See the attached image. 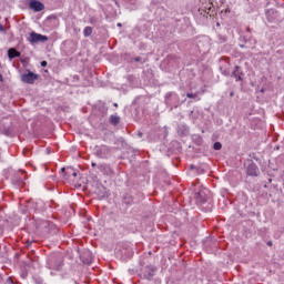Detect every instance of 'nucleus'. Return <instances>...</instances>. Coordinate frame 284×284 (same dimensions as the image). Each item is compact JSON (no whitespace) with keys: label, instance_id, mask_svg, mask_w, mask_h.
Wrapping results in <instances>:
<instances>
[{"label":"nucleus","instance_id":"f257e3e1","mask_svg":"<svg viewBox=\"0 0 284 284\" xmlns=\"http://www.w3.org/2000/svg\"><path fill=\"white\" fill-rule=\"evenodd\" d=\"M94 154L98 159H110L112 149L105 144L97 145L94 148Z\"/></svg>","mask_w":284,"mask_h":284},{"label":"nucleus","instance_id":"f03ea898","mask_svg":"<svg viewBox=\"0 0 284 284\" xmlns=\"http://www.w3.org/2000/svg\"><path fill=\"white\" fill-rule=\"evenodd\" d=\"M45 41H48V37L43 36L41 33H37V32H31L29 38H28V42L29 43H45Z\"/></svg>","mask_w":284,"mask_h":284},{"label":"nucleus","instance_id":"7ed1b4c3","mask_svg":"<svg viewBox=\"0 0 284 284\" xmlns=\"http://www.w3.org/2000/svg\"><path fill=\"white\" fill-rule=\"evenodd\" d=\"M39 79V74L29 71L28 73H23L21 75V82L22 83H28L29 85L34 84V81H37Z\"/></svg>","mask_w":284,"mask_h":284},{"label":"nucleus","instance_id":"20e7f679","mask_svg":"<svg viewBox=\"0 0 284 284\" xmlns=\"http://www.w3.org/2000/svg\"><path fill=\"white\" fill-rule=\"evenodd\" d=\"M98 170H100V172L105 176H112V174H114V170H112V166L109 164H99Z\"/></svg>","mask_w":284,"mask_h":284},{"label":"nucleus","instance_id":"39448f33","mask_svg":"<svg viewBox=\"0 0 284 284\" xmlns=\"http://www.w3.org/2000/svg\"><path fill=\"white\" fill-rule=\"evenodd\" d=\"M29 8L31 10H33L34 12H41L42 10H45V6H43V3L37 1V0H32L29 3Z\"/></svg>","mask_w":284,"mask_h":284},{"label":"nucleus","instance_id":"423d86ee","mask_svg":"<svg viewBox=\"0 0 284 284\" xmlns=\"http://www.w3.org/2000/svg\"><path fill=\"white\" fill-rule=\"evenodd\" d=\"M195 199L197 203H206L207 202V190H202L195 193Z\"/></svg>","mask_w":284,"mask_h":284},{"label":"nucleus","instance_id":"0eeeda50","mask_svg":"<svg viewBox=\"0 0 284 284\" xmlns=\"http://www.w3.org/2000/svg\"><path fill=\"white\" fill-rule=\"evenodd\" d=\"M246 172L248 176H258V166H256L254 163H251L248 164Z\"/></svg>","mask_w":284,"mask_h":284},{"label":"nucleus","instance_id":"6e6552de","mask_svg":"<svg viewBox=\"0 0 284 284\" xmlns=\"http://www.w3.org/2000/svg\"><path fill=\"white\" fill-rule=\"evenodd\" d=\"M240 70H241V67L235 65V70L231 74V77L235 79V81H243V72Z\"/></svg>","mask_w":284,"mask_h":284},{"label":"nucleus","instance_id":"1a4fd4ad","mask_svg":"<svg viewBox=\"0 0 284 284\" xmlns=\"http://www.w3.org/2000/svg\"><path fill=\"white\" fill-rule=\"evenodd\" d=\"M172 101H179V95L176 93H168L165 97V102L171 104Z\"/></svg>","mask_w":284,"mask_h":284},{"label":"nucleus","instance_id":"9d476101","mask_svg":"<svg viewBox=\"0 0 284 284\" xmlns=\"http://www.w3.org/2000/svg\"><path fill=\"white\" fill-rule=\"evenodd\" d=\"M8 57L9 59H17V57H21V53H19V51L16 49H9Z\"/></svg>","mask_w":284,"mask_h":284},{"label":"nucleus","instance_id":"9b49d317","mask_svg":"<svg viewBox=\"0 0 284 284\" xmlns=\"http://www.w3.org/2000/svg\"><path fill=\"white\" fill-rule=\"evenodd\" d=\"M153 276H154V270L146 268V271L144 272V278H146V281H152Z\"/></svg>","mask_w":284,"mask_h":284},{"label":"nucleus","instance_id":"f8f14e48","mask_svg":"<svg viewBox=\"0 0 284 284\" xmlns=\"http://www.w3.org/2000/svg\"><path fill=\"white\" fill-rule=\"evenodd\" d=\"M110 122L112 123V125H119V123L121 122V118L119 115H111Z\"/></svg>","mask_w":284,"mask_h":284},{"label":"nucleus","instance_id":"ddd939ff","mask_svg":"<svg viewBox=\"0 0 284 284\" xmlns=\"http://www.w3.org/2000/svg\"><path fill=\"white\" fill-rule=\"evenodd\" d=\"M92 34V27H85L83 30L84 37H90Z\"/></svg>","mask_w":284,"mask_h":284},{"label":"nucleus","instance_id":"4468645a","mask_svg":"<svg viewBox=\"0 0 284 284\" xmlns=\"http://www.w3.org/2000/svg\"><path fill=\"white\" fill-rule=\"evenodd\" d=\"M132 196H130V195H125L124 196V203L126 204V205H130V204H132Z\"/></svg>","mask_w":284,"mask_h":284},{"label":"nucleus","instance_id":"2eb2a0df","mask_svg":"<svg viewBox=\"0 0 284 284\" xmlns=\"http://www.w3.org/2000/svg\"><path fill=\"white\" fill-rule=\"evenodd\" d=\"M221 148H223V144H221V142H215V143L213 144V149H214V150H221Z\"/></svg>","mask_w":284,"mask_h":284},{"label":"nucleus","instance_id":"dca6fc26","mask_svg":"<svg viewBox=\"0 0 284 284\" xmlns=\"http://www.w3.org/2000/svg\"><path fill=\"white\" fill-rule=\"evenodd\" d=\"M186 97H187V99H196L197 94L196 93H187Z\"/></svg>","mask_w":284,"mask_h":284},{"label":"nucleus","instance_id":"f3484780","mask_svg":"<svg viewBox=\"0 0 284 284\" xmlns=\"http://www.w3.org/2000/svg\"><path fill=\"white\" fill-rule=\"evenodd\" d=\"M83 263H85L87 265H90L92 263V260H83Z\"/></svg>","mask_w":284,"mask_h":284},{"label":"nucleus","instance_id":"a211bd4d","mask_svg":"<svg viewBox=\"0 0 284 284\" xmlns=\"http://www.w3.org/2000/svg\"><path fill=\"white\" fill-rule=\"evenodd\" d=\"M47 65H48V62H47V61H42V62H41V67H42V68H45Z\"/></svg>","mask_w":284,"mask_h":284},{"label":"nucleus","instance_id":"6ab92c4d","mask_svg":"<svg viewBox=\"0 0 284 284\" xmlns=\"http://www.w3.org/2000/svg\"><path fill=\"white\" fill-rule=\"evenodd\" d=\"M0 32H6V28H3V24H0Z\"/></svg>","mask_w":284,"mask_h":284},{"label":"nucleus","instance_id":"aec40b11","mask_svg":"<svg viewBox=\"0 0 284 284\" xmlns=\"http://www.w3.org/2000/svg\"><path fill=\"white\" fill-rule=\"evenodd\" d=\"M266 245H267L268 247H272V245H273L272 241H268V242L266 243Z\"/></svg>","mask_w":284,"mask_h":284},{"label":"nucleus","instance_id":"412c9836","mask_svg":"<svg viewBox=\"0 0 284 284\" xmlns=\"http://www.w3.org/2000/svg\"><path fill=\"white\" fill-rule=\"evenodd\" d=\"M134 61L139 63V61H141V57L135 58Z\"/></svg>","mask_w":284,"mask_h":284},{"label":"nucleus","instance_id":"4be33fe9","mask_svg":"<svg viewBox=\"0 0 284 284\" xmlns=\"http://www.w3.org/2000/svg\"><path fill=\"white\" fill-rule=\"evenodd\" d=\"M91 165H92V168H97V163L95 162H92Z\"/></svg>","mask_w":284,"mask_h":284},{"label":"nucleus","instance_id":"5701e85b","mask_svg":"<svg viewBox=\"0 0 284 284\" xmlns=\"http://www.w3.org/2000/svg\"><path fill=\"white\" fill-rule=\"evenodd\" d=\"M18 182L23 183V178H20Z\"/></svg>","mask_w":284,"mask_h":284},{"label":"nucleus","instance_id":"b1692460","mask_svg":"<svg viewBox=\"0 0 284 284\" xmlns=\"http://www.w3.org/2000/svg\"><path fill=\"white\" fill-rule=\"evenodd\" d=\"M71 174H72V176H74V178L77 176V172H74V171H73Z\"/></svg>","mask_w":284,"mask_h":284},{"label":"nucleus","instance_id":"393cba45","mask_svg":"<svg viewBox=\"0 0 284 284\" xmlns=\"http://www.w3.org/2000/svg\"><path fill=\"white\" fill-rule=\"evenodd\" d=\"M138 136H143V133H142V132H139V133H138Z\"/></svg>","mask_w":284,"mask_h":284},{"label":"nucleus","instance_id":"a878e982","mask_svg":"<svg viewBox=\"0 0 284 284\" xmlns=\"http://www.w3.org/2000/svg\"><path fill=\"white\" fill-rule=\"evenodd\" d=\"M0 81H3V75L2 74H0Z\"/></svg>","mask_w":284,"mask_h":284},{"label":"nucleus","instance_id":"bb28decb","mask_svg":"<svg viewBox=\"0 0 284 284\" xmlns=\"http://www.w3.org/2000/svg\"><path fill=\"white\" fill-rule=\"evenodd\" d=\"M30 245H32V242H28V247H30Z\"/></svg>","mask_w":284,"mask_h":284},{"label":"nucleus","instance_id":"cd10ccee","mask_svg":"<svg viewBox=\"0 0 284 284\" xmlns=\"http://www.w3.org/2000/svg\"><path fill=\"white\" fill-rule=\"evenodd\" d=\"M230 97H234V92H231V93H230Z\"/></svg>","mask_w":284,"mask_h":284},{"label":"nucleus","instance_id":"c85d7f7f","mask_svg":"<svg viewBox=\"0 0 284 284\" xmlns=\"http://www.w3.org/2000/svg\"><path fill=\"white\" fill-rule=\"evenodd\" d=\"M61 172H65V168H62V169H61Z\"/></svg>","mask_w":284,"mask_h":284},{"label":"nucleus","instance_id":"c756f323","mask_svg":"<svg viewBox=\"0 0 284 284\" xmlns=\"http://www.w3.org/2000/svg\"><path fill=\"white\" fill-rule=\"evenodd\" d=\"M114 106H115V108H118V106H119V104L114 103Z\"/></svg>","mask_w":284,"mask_h":284},{"label":"nucleus","instance_id":"7c9ffc66","mask_svg":"<svg viewBox=\"0 0 284 284\" xmlns=\"http://www.w3.org/2000/svg\"><path fill=\"white\" fill-rule=\"evenodd\" d=\"M118 27L121 28V23H118Z\"/></svg>","mask_w":284,"mask_h":284},{"label":"nucleus","instance_id":"2f4dec72","mask_svg":"<svg viewBox=\"0 0 284 284\" xmlns=\"http://www.w3.org/2000/svg\"><path fill=\"white\" fill-rule=\"evenodd\" d=\"M225 75H227L229 73L227 72H224Z\"/></svg>","mask_w":284,"mask_h":284}]
</instances>
